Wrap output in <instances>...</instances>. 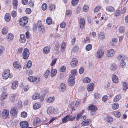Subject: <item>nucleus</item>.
<instances>
[{"mask_svg":"<svg viewBox=\"0 0 128 128\" xmlns=\"http://www.w3.org/2000/svg\"><path fill=\"white\" fill-rule=\"evenodd\" d=\"M94 96L96 99H99L101 98V95L100 94L96 93L94 94Z\"/></svg>","mask_w":128,"mask_h":128,"instance_id":"nucleus-40","label":"nucleus"},{"mask_svg":"<svg viewBox=\"0 0 128 128\" xmlns=\"http://www.w3.org/2000/svg\"><path fill=\"white\" fill-rule=\"evenodd\" d=\"M104 54V50L102 49H100L97 52V56L98 58H100L102 57Z\"/></svg>","mask_w":128,"mask_h":128,"instance_id":"nucleus-9","label":"nucleus"},{"mask_svg":"<svg viewBox=\"0 0 128 128\" xmlns=\"http://www.w3.org/2000/svg\"><path fill=\"white\" fill-rule=\"evenodd\" d=\"M32 66V62L30 60H29L27 64V67L28 68H30Z\"/></svg>","mask_w":128,"mask_h":128,"instance_id":"nucleus-64","label":"nucleus"},{"mask_svg":"<svg viewBox=\"0 0 128 128\" xmlns=\"http://www.w3.org/2000/svg\"><path fill=\"white\" fill-rule=\"evenodd\" d=\"M18 110L16 108L14 107L12 108L10 111V114L13 116H15L17 115Z\"/></svg>","mask_w":128,"mask_h":128,"instance_id":"nucleus-6","label":"nucleus"},{"mask_svg":"<svg viewBox=\"0 0 128 128\" xmlns=\"http://www.w3.org/2000/svg\"><path fill=\"white\" fill-rule=\"evenodd\" d=\"M2 73L3 78L4 80H6L8 78H11L12 76V74H10V70H9L6 69L4 70Z\"/></svg>","mask_w":128,"mask_h":128,"instance_id":"nucleus-1","label":"nucleus"},{"mask_svg":"<svg viewBox=\"0 0 128 128\" xmlns=\"http://www.w3.org/2000/svg\"><path fill=\"white\" fill-rule=\"evenodd\" d=\"M16 97V94H10L9 96V98L10 101L12 102H14L15 100Z\"/></svg>","mask_w":128,"mask_h":128,"instance_id":"nucleus-18","label":"nucleus"},{"mask_svg":"<svg viewBox=\"0 0 128 128\" xmlns=\"http://www.w3.org/2000/svg\"><path fill=\"white\" fill-rule=\"evenodd\" d=\"M54 108L50 106L49 107L47 110V113L49 115L52 114L54 112Z\"/></svg>","mask_w":128,"mask_h":128,"instance_id":"nucleus-25","label":"nucleus"},{"mask_svg":"<svg viewBox=\"0 0 128 128\" xmlns=\"http://www.w3.org/2000/svg\"><path fill=\"white\" fill-rule=\"evenodd\" d=\"M13 66L16 69H18L21 68V66L20 63L18 62H15L13 63Z\"/></svg>","mask_w":128,"mask_h":128,"instance_id":"nucleus-21","label":"nucleus"},{"mask_svg":"<svg viewBox=\"0 0 128 128\" xmlns=\"http://www.w3.org/2000/svg\"><path fill=\"white\" fill-rule=\"evenodd\" d=\"M47 4L45 3H44L42 4V9L44 10H45L47 8Z\"/></svg>","mask_w":128,"mask_h":128,"instance_id":"nucleus-52","label":"nucleus"},{"mask_svg":"<svg viewBox=\"0 0 128 128\" xmlns=\"http://www.w3.org/2000/svg\"><path fill=\"white\" fill-rule=\"evenodd\" d=\"M42 122L41 120L38 118H36L33 121V124L34 126L38 125Z\"/></svg>","mask_w":128,"mask_h":128,"instance_id":"nucleus-11","label":"nucleus"},{"mask_svg":"<svg viewBox=\"0 0 128 128\" xmlns=\"http://www.w3.org/2000/svg\"><path fill=\"white\" fill-rule=\"evenodd\" d=\"M83 9L85 12H86L88 9V7L87 6L84 5L83 7Z\"/></svg>","mask_w":128,"mask_h":128,"instance_id":"nucleus-63","label":"nucleus"},{"mask_svg":"<svg viewBox=\"0 0 128 128\" xmlns=\"http://www.w3.org/2000/svg\"><path fill=\"white\" fill-rule=\"evenodd\" d=\"M28 80L30 82H33L34 84L38 83L40 81V79L38 77H36L34 76H29L28 78Z\"/></svg>","mask_w":128,"mask_h":128,"instance_id":"nucleus-2","label":"nucleus"},{"mask_svg":"<svg viewBox=\"0 0 128 128\" xmlns=\"http://www.w3.org/2000/svg\"><path fill=\"white\" fill-rule=\"evenodd\" d=\"M18 85V82L17 81H14L12 83V89L15 90L17 87Z\"/></svg>","mask_w":128,"mask_h":128,"instance_id":"nucleus-27","label":"nucleus"},{"mask_svg":"<svg viewBox=\"0 0 128 128\" xmlns=\"http://www.w3.org/2000/svg\"><path fill=\"white\" fill-rule=\"evenodd\" d=\"M30 54L29 50L27 48H25L22 53L23 57L24 59L28 58Z\"/></svg>","mask_w":128,"mask_h":128,"instance_id":"nucleus-3","label":"nucleus"},{"mask_svg":"<svg viewBox=\"0 0 128 128\" xmlns=\"http://www.w3.org/2000/svg\"><path fill=\"white\" fill-rule=\"evenodd\" d=\"M90 42L89 38V37H86L85 39H84V42L86 43H88Z\"/></svg>","mask_w":128,"mask_h":128,"instance_id":"nucleus-62","label":"nucleus"},{"mask_svg":"<svg viewBox=\"0 0 128 128\" xmlns=\"http://www.w3.org/2000/svg\"><path fill=\"white\" fill-rule=\"evenodd\" d=\"M105 35L103 32H100L98 35L99 38L101 40H103L104 38Z\"/></svg>","mask_w":128,"mask_h":128,"instance_id":"nucleus-39","label":"nucleus"},{"mask_svg":"<svg viewBox=\"0 0 128 128\" xmlns=\"http://www.w3.org/2000/svg\"><path fill=\"white\" fill-rule=\"evenodd\" d=\"M118 30L119 32L121 34L124 33L125 31V29L123 26L120 27Z\"/></svg>","mask_w":128,"mask_h":128,"instance_id":"nucleus-42","label":"nucleus"},{"mask_svg":"<svg viewBox=\"0 0 128 128\" xmlns=\"http://www.w3.org/2000/svg\"><path fill=\"white\" fill-rule=\"evenodd\" d=\"M57 73V70L56 69H54L52 70L51 71V76L52 77L54 76Z\"/></svg>","mask_w":128,"mask_h":128,"instance_id":"nucleus-36","label":"nucleus"},{"mask_svg":"<svg viewBox=\"0 0 128 128\" xmlns=\"http://www.w3.org/2000/svg\"><path fill=\"white\" fill-rule=\"evenodd\" d=\"M85 24V20L83 18H80V27L81 29H83L84 28Z\"/></svg>","mask_w":128,"mask_h":128,"instance_id":"nucleus-16","label":"nucleus"},{"mask_svg":"<svg viewBox=\"0 0 128 128\" xmlns=\"http://www.w3.org/2000/svg\"><path fill=\"white\" fill-rule=\"evenodd\" d=\"M79 0H72L71 4L72 5L74 6L78 3Z\"/></svg>","mask_w":128,"mask_h":128,"instance_id":"nucleus-53","label":"nucleus"},{"mask_svg":"<svg viewBox=\"0 0 128 128\" xmlns=\"http://www.w3.org/2000/svg\"><path fill=\"white\" fill-rule=\"evenodd\" d=\"M20 125L22 128H26L28 126V123L26 121L22 122L20 123Z\"/></svg>","mask_w":128,"mask_h":128,"instance_id":"nucleus-12","label":"nucleus"},{"mask_svg":"<svg viewBox=\"0 0 128 128\" xmlns=\"http://www.w3.org/2000/svg\"><path fill=\"white\" fill-rule=\"evenodd\" d=\"M40 95L39 93H36L34 94L32 96V98L34 100L38 99L40 97Z\"/></svg>","mask_w":128,"mask_h":128,"instance_id":"nucleus-23","label":"nucleus"},{"mask_svg":"<svg viewBox=\"0 0 128 128\" xmlns=\"http://www.w3.org/2000/svg\"><path fill=\"white\" fill-rule=\"evenodd\" d=\"M50 48L48 46H46L45 47L43 50V52L44 54H48V53L50 52Z\"/></svg>","mask_w":128,"mask_h":128,"instance_id":"nucleus-24","label":"nucleus"},{"mask_svg":"<svg viewBox=\"0 0 128 128\" xmlns=\"http://www.w3.org/2000/svg\"><path fill=\"white\" fill-rule=\"evenodd\" d=\"M101 6H97L94 10V12H97L101 9Z\"/></svg>","mask_w":128,"mask_h":128,"instance_id":"nucleus-55","label":"nucleus"},{"mask_svg":"<svg viewBox=\"0 0 128 128\" xmlns=\"http://www.w3.org/2000/svg\"><path fill=\"white\" fill-rule=\"evenodd\" d=\"M47 24L48 25H50L52 23V20L51 18L48 17L46 20Z\"/></svg>","mask_w":128,"mask_h":128,"instance_id":"nucleus-46","label":"nucleus"},{"mask_svg":"<svg viewBox=\"0 0 128 128\" xmlns=\"http://www.w3.org/2000/svg\"><path fill=\"white\" fill-rule=\"evenodd\" d=\"M49 73L50 70H48L44 75V76L46 78H47L48 77Z\"/></svg>","mask_w":128,"mask_h":128,"instance_id":"nucleus-60","label":"nucleus"},{"mask_svg":"<svg viewBox=\"0 0 128 128\" xmlns=\"http://www.w3.org/2000/svg\"><path fill=\"white\" fill-rule=\"evenodd\" d=\"M94 85L93 83L89 84L87 87V90L88 91H91L93 90L94 87Z\"/></svg>","mask_w":128,"mask_h":128,"instance_id":"nucleus-19","label":"nucleus"},{"mask_svg":"<svg viewBox=\"0 0 128 128\" xmlns=\"http://www.w3.org/2000/svg\"><path fill=\"white\" fill-rule=\"evenodd\" d=\"M41 105L39 103H35L33 105V108L35 110L38 109L40 108Z\"/></svg>","mask_w":128,"mask_h":128,"instance_id":"nucleus-32","label":"nucleus"},{"mask_svg":"<svg viewBox=\"0 0 128 128\" xmlns=\"http://www.w3.org/2000/svg\"><path fill=\"white\" fill-rule=\"evenodd\" d=\"M54 99V97H51L49 98H48L46 100V102L48 103H50L52 102Z\"/></svg>","mask_w":128,"mask_h":128,"instance_id":"nucleus-30","label":"nucleus"},{"mask_svg":"<svg viewBox=\"0 0 128 128\" xmlns=\"http://www.w3.org/2000/svg\"><path fill=\"white\" fill-rule=\"evenodd\" d=\"M66 89V85L64 83H62L60 86V91L63 92Z\"/></svg>","mask_w":128,"mask_h":128,"instance_id":"nucleus-20","label":"nucleus"},{"mask_svg":"<svg viewBox=\"0 0 128 128\" xmlns=\"http://www.w3.org/2000/svg\"><path fill=\"white\" fill-rule=\"evenodd\" d=\"M7 97V95L5 93H3L0 96V100H2L5 99Z\"/></svg>","mask_w":128,"mask_h":128,"instance_id":"nucleus-31","label":"nucleus"},{"mask_svg":"<svg viewBox=\"0 0 128 128\" xmlns=\"http://www.w3.org/2000/svg\"><path fill=\"white\" fill-rule=\"evenodd\" d=\"M121 97L120 95H118L116 96L114 98V102H116L118 101L120 99Z\"/></svg>","mask_w":128,"mask_h":128,"instance_id":"nucleus-47","label":"nucleus"},{"mask_svg":"<svg viewBox=\"0 0 128 128\" xmlns=\"http://www.w3.org/2000/svg\"><path fill=\"white\" fill-rule=\"evenodd\" d=\"M69 107L72 108V110H75V109L74 108V103L73 102H72L70 105Z\"/></svg>","mask_w":128,"mask_h":128,"instance_id":"nucleus-56","label":"nucleus"},{"mask_svg":"<svg viewBox=\"0 0 128 128\" xmlns=\"http://www.w3.org/2000/svg\"><path fill=\"white\" fill-rule=\"evenodd\" d=\"M55 5L53 4H50L49 6V10L50 11H52L55 9Z\"/></svg>","mask_w":128,"mask_h":128,"instance_id":"nucleus-28","label":"nucleus"},{"mask_svg":"<svg viewBox=\"0 0 128 128\" xmlns=\"http://www.w3.org/2000/svg\"><path fill=\"white\" fill-rule=\"evenodd\" d=\"M71 74L73 75L74 78H75V76L76 75L77 71L76 70L73 69L71 70Z\"/></svg>","mask_w":128,"mask_h":128,"instance_id":"nucleus-48","label":"nucleus"},{"mask_svg":"<svg viewBox=\"0 0 128 128\" xmlns=\"http://www.w3.org/2000/svg\"><path fill=\"white\" fill-rule=\"evenodd\" d=\"M8 32V28L6 27H4L2 30V33L3 34H6Z\"/></svg>","mask_w":128,"mask_h":128,"instance_id":"nucleus-35","label":"nucleus"},{"mask_svg":"<svg viewBox=\"0 0 128 128\" xmlns=\"http://www.w3.org/2000/svg\"><path fill=\"white\" fill-rule=\"evenodd\" d=\"M84 110H82V112H80L79 114H78L77 115L76 117V120H78L79 118L81 117L82 114V113L84 112Z\"/></svg>","mask_w":128,"mask_h":128,"instance_id":"nucleus-44","label":"nucleus"},{"mask_svg":"<svg viewBox=\"0 0 128 128\" xmlns=\"http://www.w3.org/2000/svg\"><path fill=\"white\" fill-rule=\"evenodd\" d=\"M120 11L119 10H116L114 13V15L115 16L117 17L120 14Z\"/></svg>","mask_w":128,"mask_h":128,"instance_id":"nucleus-45","label":"nucleus"},{"mask_svg":"<svg viewBox=\"0 0 128 128\" xmlns=\"http://www.w3.org/2000/svg\"><path fill=\"white\" fill-rule=\"evenodd\" d=\"M21 115L22 117L26 118L27 116V114L26 112H22L21 113Z\"/></svg>","mask_w":128,"mask_h":128,"instance_id":"nucleus-54","label":"nucleus"},{"mask_svg":"<svg viewBox=\"0 0 128 128\" xmlns=\"http://www.w3.org/2000/svg\"><path fill=\"white\" fill-rule=\"evenodd\" d=\"M126 66V62L124 61L121 62L120 63V66L122 68H124Z\"/></svg>","mask_w":128,"mask_h":128,"instance_id":"nucleus-59","label":"nucleus"},{"mask_svg":"<svg viewBox=\"0 0 128 128\" xmlns=\"http://www.w3.org/2000/svg\"><path fill=\"white\" fill-rule=\"evenodd\" d=\"M4 18L6 22L10 21V14H6Z\"/></svg>","mask_w":128,"mask_h":128,"instance_id":"nucleus-34","label":"nucleus"},{"mask_svg":"<svg viewBox=\"0 0 128 128\" xmlns=\"http://www.w3.org/2000/svg\"><path fill=\"white\" fill-rule=\"evenodd\" d=\"M28 22V20L26 17L22 18L20 20V24L22 26H24Z\"/></svg>","mask_w":128,"mask_h":128,"instance_id":"nucleus-4","label":"nucleus"},{"mask_svg":"<svg viewBox=\"0 0 128 128\" xmlns=\"http://www.w3.org/2000/svg\"><path fill=\"white\" fill-rule=\"evenodd\" d=\"M6 38L9 41H11L14 38V35L12 34H8L7 35Z\"/></svg>","mask_w":128,"mask_h":128,"instance_id":"nucleus-29","label":"nucleus"},{"mask_svg":"<svg viewBox=\"0 0 128 128\" xmlns=\"http://www.w3.org/2000/svg\"><path fill=\"white\" fill-rule=\"evenodd\" d=\"M37 28H38V31L41 33H43L44 31V26L42 25L40 22H38L37 24Z\"/></svg>","mask_w":128,"mask_h":128,"instance_id":"nucleus-5","label":"nucleus"},{"mask_svg":"<svg viewBox=\"0 0 128 128\" xmlns=\"http://www.w3.org/2000/svg\"><path fill=\"white\" fill-rule=\"evenodd\" d=\"M119 107L118 104L117 103H116L113 104L112 108L114 110L117 109Z\"/></svg>","mask_w":128,"mask_h":128,"instance_id":"nucleus-49","label":"nucleus"},{"mask_svg":"<svg viewBox=\"0 0 128 128\" xmlns=\"http://www.w3.org/2000/svg\"><path fill=\"white\" fill-rule=\"evenodd\" d=\"M92 46L91 44L87 45L86 48V50L87 51H89L92 48Z\"/></svg>","mask_w":128,"mask_h":128,"instance_id":"nucleus-51","label":"nucleus"},{"mask_svg":"<svg viewBox=\"0 0 128 128\" xmlns=\"http://www.w3.org/2000/svg\"><path fill=\"white\" fill-rule=\"evenodd\" d=\"M74 78L72 74H70L68 79V84L70 86H71L74 84L75 82Z\"/></svg>","mask_w":128,"mask_h":128,"instance_id":"nucleus-7","label":"nucleus"},{"mask_svg":"<svg viewBox=\"0 0 128 128\" xmlns=\"http://www.w3.org/2000/svg\"><path fill=\"white\" fill-rule=\"evenodd\" d=\"M90 120L89 119H87L83 121L81 123V125L83 126L88 125L90 124Z\"/></svg>","mask_w":128,"mask_h":128,"instance_id":"nucleus-17","label":"nucleus"},{"mask_svg":"<svg viewBox=\"0 0 128 128\" xmlns=\"http://www.w3.org/2000/svg\"><path fill=\"white\" fill-rule=\"evenodd\" d=\"M113 120V118L112 117L108 116L107 118V121L108 122H112Z\"/></svg>","mask_w":128,"mask_h":128,"instance_id":"nucleus-57","label":"nucleus"},{"mask_svg":"<svg viewBox=\"0 0 128 128\" xmlns=\"http://www.w3.org/2000/svg\"><path fill=\"white\" fill-rule=\"evenodd\" d=\"M66 14L68 16H70L72 14V12L70 10H66Z\"/></svg>","mask_w":128,"mask_h":128,"instance_id":"nucleus-58","label":"nucleus"},{"mask_svg":"<svg viewBox=\"0 0 128 128\" xmlns=\"http://www.w3.org/2000/svg\"><path fill=\"white\" fill-rule=\"evenodd\" d=\"M9 112L7 109L4 110L2 112V116L3 118L6 119L8 116Z\"/></svg>","mask_w":128,"mask_h":128,"instance_id":"nucleus-8","label":"nucleus"},{"mask_svg":"<svg viewBox=\"0 0 128 128\" xmlns=\"http://www.w3.org/2000/svg\"><path fill=\"white\" fill-rule=\"evenodd\" d=\"M117 58L121 62L124 61L125 60V56L123 55H120L118 56Z\"/></svg>","mask_w":128,"mask_h":128,"instance_id":"nucleus-33","label":"nucleus"},{"mask_svg":"<svg viewBox=\"0 0 128 128\" xmlns=\"http://www.w3.org/2000/svg\"><path fill=\"white\" fill-rule=\"evenodd\" d=\"M19 40L20 42L22 43H24L26 41V38L24 34H21L20 35Z\"/></svg>","mask_w":128,"mask_h":128,"instance_id":"nucleus-14","label":"nucleus"},{"mask_svg":"<svg viewBox=\"0 0 128 128\" xmlns=\"http://www.w3.org/2000/svg\"><path fill=\"white\" fill-rule=\"evenodd\" d=\"M116 64H113L111 66L110 68L112 71H114L116 70Z\"/></svg>","mask_w":128,"mask_h":128,"instance_id":"nucleus-43","label":"nucleus"},{"mask_svg":"<svg viewBox=\"0 0 128 128\" xmlns=\"http://www.w3.org/2000/svg\"><path fill=\"white\" fill-rule=\"evenodd\" d=\"M78 63V61L77 59L74 58L72 59L70 62L71 66L73 67H74L76 66Z\"/></svg>","mask_w":128,"mask_h":128,"instance_id":"nucleus-13","label":"nucleus"},{"mask_svg":"<svg viewBox=\"0 0 128 128\" xmlns=\"http://www.w3.org/2000/svg\"><path fill=\"white\" fill-rule=\"evenodd\" d=\"M90 79L88 77H86L84 78L83 80V82L86 83L90 82Z\"/></svg>","mask_w":128,"mask_h":128,"instance_id":"nucleus-37","label":"nucleus"},{"mask_svg":"<svg viewBox=\"0 0 128 128\" xmlns=\"http://www.w3.org/2000/svg\"><path fill=\"white\" fill-rule=\"evenodd\" d=\"M88 109L90 110H91V112H95L98 109L97 107L94 105H91L89 106Z\"/></svg>","mask_w":128,"mask_h":128,"instance_id":"nucleus-22","label":"nucleus"},{"mask_svg":"<svg viewBox=\"0 0 128 128\" xmlns=\"http://www.w3.org/2000/svg\"><path fill=\"white\" fill-rule=\"evenodd\" d=\"M25 11L27 14H30L31 13L32 10L30 8H28L26 9Z\"/></svg>","mask_w":128,"mask_h":128,"instance_id":"nucleus-61","label":"nucleus"},{"mask_svg":"<svg viewBox=\"0 0 128 128\" xmlns=\"http://www.w3.org/2000/svg\"><path fill=\"white\" fill-rule=\"evenodd\" d=\"M122 84L124 87L123 90L125 91L128 88V84L126 82H123L122 83Z\"/></svg>","mask_w":128,"mask_h":128,"instance_id":"nucleus-41","label":"nucleus"},{"mask_svg":"<svg viewBox=\"0 0 128 128\" xmlns=\"http://www.w3.org/2000/svg\"><path fill=\"white\" fill-rule=\"evenodd\" d=\"M117 42V40L116 38H113L112 40V42L111 43V44L112 46H114L116 45Z\"/></svg>","mask_w":128,"mask_h":128,"instance_id":"nucleus-38","label":"nucleus"},{"mask_svg":"<svg viewBox=\"0 0 128 128\" xmlns=\"http://www.w3.org/2000/svg\"><path fill=\"white\" fill-rule=\"evenodd\" d=\"M106 10L107 11L110 12H113L115 10L114 8L111 6H108L106 7Z\"/></svg>","mask_w":128,"mask_h":128,"instance_id":"nucleus-26","label":"nucleus"},{"mask_svg":"<svg viewBox=\"0 0 128 128\" xmlns=\"http://www.w3.org/2000/svg\"><path fill=\"white\" fill-rule=\"evenodd\" d=\"M112 80L113 83L116 84L118 82V77L116 75L112 74Z\"/></svg>","mask_w":128,"mask_h":128,"instance_id":"nucleus-15","label":"nucleus"},{"mask_svg":"<svg viewBox=\"0 0 128 128\" xmlns=\"http://www.w3.org/2000/svg\"><path fill=\"white\" fill-rule=\"evenodd\" d=\"M114 54V51L113 49H111L108 50L107 52L106 56L108 57H111L113 56Z\"/></svg>","mask_w":128,"mask_h":128,"instance_id":"nucleus-10","label":"nucleus"},{"mask_svg":"<svg viewBox=\"0 0 128 128\" xmlns=\"http://www.w3.org/2000/svg\"><path fill=\"white\" fill-rule=\"evenodd\" d=\"M113 113L114 116L117 118L119 117L120 115V113L118 111H115Z\"/></svg>","mask_w":128,"mask_h":128,"instance_id":"nucleus-50","label":"nucleus"}]
</instances>
